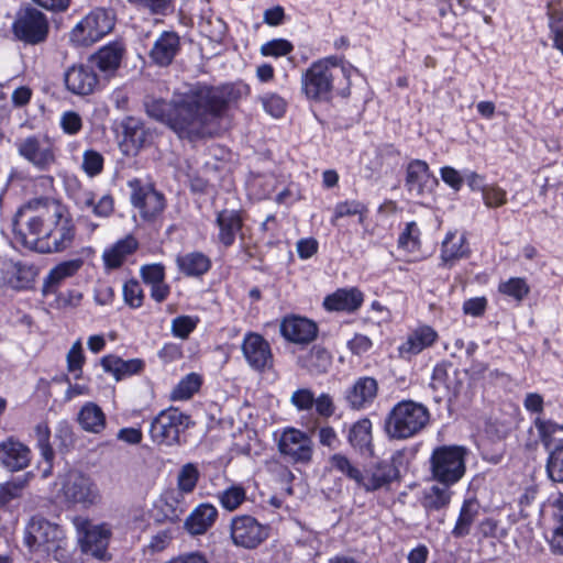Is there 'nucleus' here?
I'll use <instances>...</instances> for the list:
<instances>
[{
  "mask_svg": "<svg viewBox=\"0 0 563 563\" xmlns=\"http://www.w3.org/2000/svg\"><path fill=\"white\" fill-rule=\"evenodd\" d=\"M241 93L234 85L211 87L196 84L170 102L147 100L145 109L151 118L165 123L179 139L195 142L217 133L222 113Z\"/></svg>",
  "mask_w": 563,
  "mask_h": 563,
  "instance_id": "1",
  "label": "nucleus"
},
{
  "mask_svg": "<svg viewBox=\"0 0 563 563\" xmlns=\"http://www.w3.org/2000/svg\"><path fill=\"white\" fill-rule=\"evenodd\" d=\"M56 202L34 199L18 209L12 218V232L16 242L26 249L40 253L52 220L56 217Z\"/></svg>",
  "mask_w": 563,
  "mask_h": 563,
  "instance_id": "2",
  "label": "nucleus"
},
{
  "mask_svg": "<svg viewBox=\"0 0 563 563\" xmlns=\"http://www.w3.org/2000/svg\"><path fill=\"white\" fill-rule=\"evenodd\" d=\"M352 67H346L335 56L325 57L311 64L301 76V90L310 100L329 98L334 80L341 75L349 78Z\"/></svg>",
  "mask_w": 563,
  "mask_h": 563,
  "instance_id": "3",
  "label": "nucleus"
},
{
  "mask_svg": "<svg viewBox=\"0 0 563 563\" xmlns=\"http://www.w3.org/2000/svg\"><path fill=\"white\" fill-rule=\"evenodd\" d=\"M430 420L428 408L413 400H401L389 411L385 431L390 439L406 440L426 428Z\"/></svg>",
  "mask_w": 563,
  "mask_h": 563,
  "instance_id": "4",
  "label": "nucleus"
},
{
  "mask_svg": "<svg viewBox=\"0 0 563 563\" xmlns=\"http://www.w3.org/2000/svg\"><path fill=\"white\" fill-rule=\"evenodd\" d=\"M466 449L460 445H441L430 456V473L434 481L452 486L460 482L466 471Z\"/></svg>",
  "mask_w": 563,
  "mask_h": 563,
  "instance_id": "5",
  "label": "nucleus"
},
{
  "mask_svg": "<svg viewBox=\"0 0 563 563\" xmlns=\"http://www.w3.org/2000/svg\"><path fill=\"white\" fill-rule=\"evenodd\" d=\"M24 542L38 559L56 555L63 548L64 532L55 523L42 517H33L25 528Z\"/></svg>",
  "mask_w": 563,
  "mask_h": 563,
  "instance_id": "6",
  "label": "nucleus"
},
{
  "mask_svg": "<svg viewBox=\"0 0 563 563\" xmlns=\"http://www.w3.org/2000/svg\"><path fill=\"white\" fill-rule=\"evenodd\" d=\"M190 423V417L178 408L169 407L161 410L151 422V440L161 446L178 445L180 434L189 428Z\"/></svg>",
  "mask_w": 563,
  "mask_h": 563,
  "instance_id": "7",
  "label": "nucleus"
},
{
  "mask_svg": "<svg viewBox=\"0 0 563 563\" xmlns=\"http://www.w3.org/2000/svg\"><path fill=\"white\" fill-rule=\"evenodd\" d=\"M114 16L104 9H95L84 16L69 32L75 46H90L112 31Z\"/></svg>",
  "mask_w": 563,
  "mask_h": 563,
  "instance_id": "8",
  "label": "nucleus"
},
{
  "mask_svg": "<svg viewBox=\"0 0 563 563\" xmlns=\"http://www.w3.org/2000/svg\"><path fill=\"white\" fill-rule=\"evenodd\" d=\"M18 154L40 172H47L56 164L57 148L44 134H33L15 142Z\"/></svg>",
  "mask_w": 563,
  "mask_h": 563,
  "instance_id": "9",
  "label": "nucleus"
},
{
  "mask_svg": "<svg viewBox=\"0 0 563 563\" xmlns=\"http://www.w3.org/2000/svg\"><path fill=\"white\" fill-rule=\"evenodd\" d=\"M533 424L548 451L545 471L549 479L553 483H563V444L554 445L555 434L563 431V426L542 417H537Z\"/></svg>",
  "mask_w": 563,
  "mask_h": 563,
  "instance_id": "10",
  "label": "nucleus"
},
{
  "mask_svg": "<svg viewBox=\"0 0 563 563\" xmlns=\"http://www.w3.org/2000/svg\"><path fill=\"white\" fill-rule=\"evenodd\" d=\"M14 37L26 45H38L47 40L49 23L40 10L26 7L16 12L12 23Z\"/></svg>",
  "mask_w": 563,
  "mask_h": 563,
  "instance_id": "11",
  "label": "nucleus"
},
{
  "mask_svg": "<svg viewBox=\"0 0 563 563\" xmlns=\"http://www.w3.org/2000/svg\"><path fill=\"white\" fill-rule=\"evenodd\" d=\"M59 485V494L67 504L89 507L100 498L96 483L79 471H69L60 476Z\"/></svg>",
  "mask_w": 563,
  "mask_h": 563,
  "instance_id": "12",
  "label": "nucleus"
},
{
  "mask_svg": "<svg viewBox=\"0 0 563 563\" xmlns=\"http://www.w3.org/2000/svg\"><path fill=\"white\" fill-rule=\"evenodd\" d=\"M76 238V225L69 212L56 205V217L52 220L43 241L40 242V253H58L69 249Z\"/></svg>",
  "mask_w": 563,
  "mask_h": 563,
  "instance_id": "13",
  "label": "nucleus"
},
{
  "mask_svg": "<svg viewBox=\"0 0 563 563\" xmlns=\"http://www.w3.org/2000/svg\"><path fill=\"white\" fill-rule=\"evenodd\" d=\"M129 187L131 189L130 201L139 210L143 220L153 221L162 214L166 206L165 197L153 185L133 179L129 181Z\"/></svg>",
  "mask_w": 563,
  "mask_h": 563,
  "instance_id": "14",
  "label": "nucleus"
},
{
  "mask_svg": "<svg viewBox=\"0 0 563 563\" xmlns=\"http://www.w3.org/2000/svg\"><path fill=\"white\" fill-rule=\"evenodd\" d=\"M279 453L295 464H309L313 456L311 438L295 428L284 430L278 440Z\"/></svg>",
  "mask_w": 563,
  "mask_h": 563,
  "instance_id": "15",
  "label": "nucleus"
},
{
  "mask_svg": "<svg viewBox=\"0 0 563 563\" xmlns=\"http://www.w3.org/2000/svg\"><path fill=\"white\" fill-rule=\"evenodd\" d=\"M231 538L235 545L254 549L268 538L269 529L249 515L235 516L230 526Z\"/></svg>",
  "mask_w": 563,
  "mask_h": 563,
  "instance_id": "16",
  "label": "nucleus"
},
{
  "mask_svg": "<svg viewBox=\"0 0 563 563\" xmlns=\"http://www.w3.org/2000/svg\"><path fill=\"white\" fill-rule=\"evenodd\" d=\"M242 353L249 366L256 372H264L273 366L269 343L258 333L249 332L242 342Z\"/></svg>",
  "mask_w": 563,
  "mask_h": 563,
  "instance_id": "17",
  "label": "nucleus"
},
{
  "mask_svg": "<svg viewBox=\"0 0 563 563\" xmlns=\"http://www.w3.org/2000/svg\"><path fill=\"white\" fill-rule=\"evenodd\" d=\"M66 89L79 97H86L95 92L99 84V77L91 66L73 65L64 73Z\"/></svg>",
  "mask_w": 563,
  "mask_h": 563,
  "instance_id": "18",
  "label": "nucleus"
},
{
  "mask_svg": "<svg viewBox=\"0 0 563 563\" xmlns=\"http://www.w3.org/2000/svg\"><path fill=\"white\" fill-rule=\"evenodd\" d=\"M437 184L438 180L430 173L427 162L413 159L408 164L405 186L411 195L421 197L430 194Z\"/></svg>",
  "mask_w": 563,
  "mask_h": 563,
  "instance_id": "19",
  "label": "nucleus"
},
{
  "mask_svg": "<svg viewBox=\"0 0 563 563\" xmlns=\"http://www.w3.org/2000/svg\"><path fill=\"white\" fill-rule=\"evenodd\" d=\"M280 333L289 342L308 344L317 338V324L303 317L287 316L280 322Z\"/></svg>",
  "mask_w": 563,
  "mask_h": 563,
  "instance_id": "20",
  "label": "nucleus"
},
{
  "mask_svg": "<svg viewBox=\"0 0 563 563\" xmlns=\"http://www.w3.org/2000/svg\"><path fill=\"white\" fill-rule=\"evenodd\" d=\"M84 537L80 539L81 549L85 553L104 560L111 531L107 525L92 526L84 522Z\"/></svg>",
  "mask_w": 563,
  "mask_h": 563,
  "instance_id": "21",
  "label": "nucleus"
},
{
  "mask_svg": "<svg viewBox=\"0 0 563 563\" xmlns=\"http://www.w3.org/2000/svg\"><path fill=\"white\" fill-rule=\"evenodd\" d=\"M180 51V37L174 31H164L155 40L151 51V60L158 66H168Z\"/></svg>",
  "mask_w": 563,
  "mask_h": 563,
  "instance_id": "22",
  "label": "nucleus"
},
{
  "mask_svg": "<svg viewBox=\"0 0 563 563\" xmlns=\"http://www.w3.org/2000/svg\"><path fill=\"white\" fill-rule=\"evenodd\" d=\"M378 383L374 377L357 378L346 390L345 399L353 409H363L369 406L377 396Z\"/></svg>",
  "mask_w": 563,
  "mask_h": 563,
  "instance_id": "23",
  "label": "nucleus"
},
{
  "mask_svg": "<svg viewBox=\"0 0 563 563\" xmlns=\"http://www.w3.org/2000/svg\"><path fill=\"white\" fill-rule=\"evenodd\" d=\"M457 371L453 368L451 364L441 363L437 364L433 368L430 387L434 391V399L440 401L441 399L449 397L450 394L456 393L459 383L456 382Z\"/></svg>",
  "mask_w": 563,
  "mask_h": 563,
  "instance_id": "24",
  "label": "nucleus"
},
{
  "mask_svg": "<svg viewBox=\"0 0 563 563\" xmlns=\"http://www.w3.org/2000/svg\"><path fill=\"white\" fill-rule=\"evenodd\" d=\"M124 54V45L120 42H112L100 47L91 55L90 60L101 73L112 76L119 69Z\"/></svg>",
  "mask_w": 563,
  "mask_h": 563,
  "instance_id": "25",
  "label": "nucleus"
},
{
  "mask_svg": "<svg viewBox=\"0 0 563 563\" xmlns=\"http://www.w3.org/2000/svg\"><path fill=\"white\" fill-rule=\"evenodd\" d=\"M471 251L464 234L448 232L441 245V266L451 268L456 262L468 257Z\"/></svg>",
  "mask_w": 563,
  "mask_h": 563,
  "instance_id": "26",
  "label": "nucleus"
},
{
  "mask_svg": "<svg viewBox=\"0 0 563 563\" xmlns=\"http://www.w3.org/2000/svg\"><path fill=\"white\" fill-rule=\"evenodd\" d=\"M364 296L357 288H340L327 296L323 306L329 311H356L363 303Z\"/></svg>",
  "mask_w": 563,
  "mask_h": 563,
  "instance_id": "27",
  "label": "nucleus"
},
{
  "mask_svg": "<svg viewBox=\"0 0 563 563\" xmlns=\"http://www.w3.org/2000/svg\"><path fill=\"white\" fill-rule=\"evenodd\" d=\"M30 450L21 442L8 440L0 443V463L9 471H20L29 465Z\"/></svg>",
  "mask_w": 563,
  "mask_h": 563,
  "instance_id": "28",
  "label": "nucleus"
},
{
  "mask_svg": "<svg viewBox=\"0 0 563 563\" xmlns=\"http://www.w3.org/2000/svg\"><path fill=\"white\" fill-rule=\"evenodd\" d=\"M79 258L62 262L54 266L43 280L42 295L44 297L55 294L59 285L67 278L74 276L81 267Z\"/></svg>",
  "mask_w": 563,
  "mask_h": 563,
  "instance_id": "29",
  "label": "nucleus"
},
{
  "mask_svg": "<svg viewBox=\"0 0 563 563\" xmlns=\"http://www.w3.org/2000/svg\"><path fill=\"white\" fill-rule=\"evenodd\" d=\"M218 510L210 504L197 506L185 520V529L192 536L203 534L216 521Z\"/></svg>",
  "mask_w": 563,
  "mask_h": 563,
  "instance_id": "30",
  "label": "nucleus"
},
{
  "mask_svg": "<svg viewBox=\"0 0 563 563\" xmlns=\"http://www.w3.org/2000/svg\"><path fill=\"white\" fill-rule=\"evenodd\" d=\"M438 338V333L429 325H422L413 330L407 340L399 346L401 356L419 354L431 346Z\"/></svg>",
  "mask_w": 563,
  "mask_h": 563,
  "instance_id": "31",
  "label": "nucleus"
},
{
  "mask_svg": "<svg viewBox=\"0 0 563 563\" xmlns=\"http://www.w3.org/2000/svg\"><path fill=\"white\" fill-rule=\"evenodd\" d=\"M219 228V241L225 246H231L236 234L241 231L243 220L236 210H222L217 214L216 219Z\"/></svg>",
  "mask_w": 563,
  "mask_h": 563,
  "instance_id": "32",
  "label": "nucleus"
},
{
  "mask_svg": "<svg viewBox=\"0 0 563 563\" xmlns=\"http://www.w3.org/2000/svg\"><path fill=\"white\" fill-rule=\"evenodd\" d=\"M552 506V527L548 538V544L551 553L554 555H563V494H559L551 501Z\"/></svg>",
  "mask_w": 563,
  "mask_h": 563,
  "instance_id": "33",
  "label": "nucleus"
},
{
  "mask_svg": "<svg viewBox=\"0 0 563 563\" xmlns=\"http://www.w3.org/2000/svg\"><path fill=\"white\" fill-rule=\"evenodd\" d=\"M139 247L136 239L132 235L117 241L111 247L104 250L102 260L107 268H119L126 257L134 253Z\"/></svg>",
  "mask_w": 563,
  "mask_h": 563,
  "instance_id": "34",
  "label": "nucleus"
},
{
  "mask_svg": "<svg viewBox=\"0 0 563 563\" xmlns=\"http://www.w3.org/2000/svg\"><path fill=\"white\" fill-rule=\"evenodd\" d=\"M100 363L104 372L111 373L117 380L137 374L144 367L141 358L122 360L117 355H106Z\"/></svg>",
  "mask_w": 563,
  "mask_h": 563,
  "instance_id": "35",
  "label": "nucleus"
},
{
  "mask_svg": "<svg viewBox=\"0 0 563 563\" xmlns=\"http://www.w3.org/2000/svg\"><path fill=\"white\" fill-rule=\"evenodd\" d=\"M177 266L186 276H201L211 267L210 258L201 252H190L178 256Z\"/></svg>",
  "mask_w": 563,
  "mask_h": 563,
  "instance_id": "36",
  "label": "nucleus"
},
{
  "mask_svg": "<svg viewBox=\"0 0 563 563\" xmlns=\"http://www.w3.org/2000/svg\"><path fill=\"white\" fill-rule=\"evenodd\" d=\"M300 364L311 375H320L330 368L332 357L324 347L314 345L305 356L300 357Z\"/></svg>",
  "mask_w": 563,
  "mask_h": 563,
  "instance_id": "37",
  "label": "nucleus"
},
{
  "mask_svg": "<svg viewBox=\"0 0 563 563\" xmlns=\"http://www.w3.org/2000/svg\"><path fill=\"white\" fill-rule=\"evenodd\" d=\"M78 422L88 432L99 433L106 427V416L95 402H87L78 413Z\"/></svg>",
  "mask_w": 563,
  "mask_h": 563,
  "instance_id": "38",
  "label": "nucleus"
},
{
  "mask_svg": "<svg viewBox=\"0 0 563 563\" xmlns=\"http://www.w3.org/2000/svg\"><path fill=\"white\" fill-rule=\"evenodd\" d=\"M372 422L361 419L353 423L349 430V443L360 452L372 451Z\"/></svg>",
  "mask_w": 563,
  "mask_h": 563,
  "instance_id": "39",
  "label": "nucleus"
},
{
  "mask_svg": "<svg viewBox=\"0 0 563 563\" xmlns=\"http://www.w3.org/2000/svg\"><path fill=\"white\" fill-rule=\"evenodd\" d=\"M479 514V505L473 500L467 499L463 503L456 523L452 530L455 538H462L470 533L472 525L475 522Z\"/></svg>",
  "mask_w": 563,
  "mask_h": 563,
  "instance_id": "40",
  "label": "nucleus"
},
{
  "mask_svg": "<svg viewBox=\"0 0 563 563\" xmlns=\"http://www.w3.org/2000/svg\"><path fill=\"white\" fill-rule=\"evenodd\" d=\"M80 208H91L97 217L107 218L113 212V198L110 195L102 196L95 202V195L91 191L81 192L76 200Z\"/></svg>",
  "mask_w": 563,
  "mask_h": 563,
  "instance_id": "41",
  "label": "nucleus"
},
{
  "mask_svg": "<svg viewBox=\"0 0 563 563\" xmlns=\"http://www.w3.org/2000/svg\"><path fill=\"white\" fill-rule=\"evenodd\" d=\"M450 486L440 487L433 485L426 489L422 506L427 511H435L449 506L452 497Z\"/></svg>",
  "mask_w": 563,
  "mask_h": 563,
  "instance_id": "42",
  "label": "nucleus"
},
{
  "mask_svg": "<svg viewBox=\"0 0 563 563\" xmlns=\"http://www.w3.org/2000/svg\"><path fill=\"white\" fill-rule=\"evenodd\" d=\"M393 479V468L388 464H379L371 474L363 475L358 486L367 492L377 490L389 484Z\"/></svg>",
  "mask_w": 563,
  "mask_h": 563,
  "instance_id": "43",
  "label": "nucleus"
},
{
  "mask_svg": "<svg viewBox=\"0 0 563 563\" xmlns=\"http://www.w3.org/2000/svg\"><path fill=\"white\" fill-rule=\"evenodd\" d=\"M35 275L32 266L18 262L13 265V273L8 283L15 290H25L32 287Z\"/></svg>",
  "mask_w": 563,
  "mask_h": 563,
  "instance_id": "44",
  "label": "nucleus"
},
{
  "mask_svg": "<svg viewBox=\"0 0 563 563\" xmlns=\"http://www.w3.org/2000/svg\"><path fill=\"white\" fill-rule=\"evenodd\" d=\"M200 386L201 377L198 374H187L172 390L170 399L174 401L187 400L199 390Z\"/></svg>",
  "mask_w": 563,
  "mask_h": 563,
  "instance_id": "45",
  "label": "nucleus"
},
{
  "mask_svg": "<svg viewBox=\"0 0 563 563\" xmlns=\"http://www.w3.org/2000/svg\"><path fill=\"white\" fill-rule=\"evenodd\" d=\"M367 213L366 206L358 200H345L338 202L334 207L331 223L335 224L336 221L344 217L358 216V222L364 223Z\"/></svg>",
  "mask_w": 563,
  "mask_h": 563,
  "instance_id": "46",
  "label": "nucleus"
},
{
  "mask_svg": "<svg viewBox=\"0 0 563 563\" xmlns=\"http://www.w3.org/2000/svg\"><path fill=\"white\" fill-rule=\"evenodd\" d=\"M329 463L333 470L345 475L358 485V482L362 479V472L346 455L335 453L329 459Z\"/></svg>",
  "mask_w": 563,
  "mask_h": 563,
  "instance_id": "47",
  "label": "nucleus"
},
{
  "mask_svg": "<svg viewBox=\"0 0 563 563\" xmlns=\"http://www.w3.org/2000/svg\"><path fill=\"white\" fill-rule=\"evenodd\" d=\"M245 499L246 492L241 485H231L219 493L221 506L229 511L238 509Z\"/></svg>",
  "mask_w": 563,
  "mask_h": 563,
  "instance_id": "48",
  "label": "nucleus"
},
{
  "mask_svg": "<svg viewBox=\"0 0 563 563\" xmlns=\"http://www.w3.org/2000/svg\"><path fill=\"white\" fill-rule=\"evenodd\" d=\"M104 158L101 153L95 150H86L82 154L81 168L84 173L93 178L100 175L103 170Z\"/></svg>",
  "mask_w": 563,
  "mask_h": 563,
  "instance_id": "49",
  "label": "nucleus"
},
{
  "mask_svg": "<svg viewBox=\"0 0 563 563\" xmlns=\"http://www.w3.org/2000/svg\"><path fill=\"white\" fill-rule=\"evenodd\" d=\"M498 289L501 294L512 297L519 301L529 292V286L526 280L520 277H512L507 282L500 283Z\"/></svg>",
  "mask_w": 563,
  "mask_h": 563,
  "instance_id": "50",
  "label": "nucleus"
},
{
  "mask_svg": "<svg viewBox=\"0 0 563 563\" xmlns=\"http://www.w3.org/2000/svg\"><path fill=\"white\" fill-rule=\"evenodd\" d=\"M549 27L551 30L554 46L563 54V11L550 8Z\"/></svg>",
  "mask_w": 563,
  "mask_h": 563,
  "instance_id": "51",
  "label": "nucleus"
},
{
  "mask_svg": "<svg viewBox=\"0 0 563 563\" xmlns=\"http://www.w3.org/2000/svg\"><path fill=\"white\" fill-rule=\"evenodd\" d=\"M128 2L156 15H167L174 8V0H128Z\"/></svg>",
  "mask_w": 563,
  "mask_h": 563,
  "instance_id": "52",
  "label": "nucleus"
},
{
  "mask_svg": "<svg viewBox=\"0 0 563 563\" xmlns=\"http://www.w3.org/2000/svg\"><path fill=\"white\" fill-rule=\"evenodd\" d=\"M198 478L199 472L194 464L188 463L184 465L177 477L179 490L185 494L191 493L197 485Z\"/></svg>",
  "mask_w": 563,
  "mask_h": 563,
  "instance_id": "53",
  "label": "nucleus"
},
{
  "mask_svg": "<svg viewBox=\"0 0 563 563\" xmlns=\"http://www.w3.org/2000/svg\"><path fill=\"white\" fill-rule=\"evenodd\" d=\"M67 369L75 374V378L78 379L82 373V365L85 363V355L80 340L74 342L67 353Z\"/></svg>",
  "mask_w": 563,
  "mask_h": 563,
  "instance_id": "54",
  "label": "nucleus"
},
{
  "mask_svg": "<svg viewBox=\"0 0 563 563\" xmlns=\"http://www.w3.org/2000/svg\"><path fill=\"white\" fill-rule=\"evenodd\" d=\"M482 197L487 208H498L507 202V192L496 184L482 188Z\"/></svg>",
  "mask_w": 563,
  "mask_h": 563,
  "instance_id": "55",
  "label": "nucleus"
},
{
  "mask_svg": "<svg viewBox=\"0 0 563 563\" xmlns=\"http://www.w3.org/2000/svg\"><path fill=\"white\" fill-rule=\"evenodd\" d=\"M123 299L124 302L133 309L140 308L143 305L144 294L137 280L130 279L124 283Z\"/></svg>",
  "mask_w": 563,
  "mask_h": 563,
  "instance_id": "56",
  "label": "nucleus"
},
{
  "mask_svg": "<svg viewBox=\"0 0 563 563\" xmlns=\"http://www.w3.org/2000/svg\"><path fill=\"white\" fill-rule=\"evenodd\" d=\"M198 318L191 316H179L172 321V333L179 339H187L196 329Z\"/></svg>",
  "mask_w": 563,
  "mask_h": 563,
  "instance_id": "57",
  "label": "nucleus"
},
{
  "mask_svg": "<svg viewBox=\"0 0 563 563\" xmlns=\"http://www.w3.org/2000/svg\"><path fill=\"white\" fill-rule=\"evenodd\" d=\"M35 435L42 456L47 462L52 461L54 457V451L49 444L51 431L46 422L36 424Z\"/></svg>",
  "mask_w": 563,
  "mask_h": 563,
  "instance_id": "58",
  "label": "nucleus"
},
{
  "mask_svg": "<svg viewBox=\"0 0 563 563\" xmlns=\"http://www.w3.org/2000/svg\"><path fill=\"white\" fill-rule=\"evenodd\" d=\"M294 49L292 44L284 38L272 40L261 46L263 56L280 57L289 54Z\"/></svg>",
  "mask_w": 563,
  "mask_h": 563,
  "instance_id": "59",
  "label": "nucleus"
},
{
  "mask_svg": "<svg viewBox=\"0 0 563 563\" xmlns=\"http://www.w3.org/2000/svg\"><path fill=\"white\" fill-rule=\"evenodd\" d=\"M264 110L274 118H280L286 111V101L276 93H267L261 97Z\"/></svg>",
  "mask_w": 563,
  "mask_h": 563,
  "instance_id": "60",
  "label": "nucleus"
},
{
  "mask_svg": "<svg viewBox=\"0 0 563 563\" xmlns=\"http://www.w3.org/2000/svg\"><path fill=\"white\" fill-rule=\"evenodd\" d=\"M314 394L309 388H299L290 397V402L298 410H310L314 405Z\"/></svg>",
  "mask_w": 563,
  "mask_h": 563,
  "instance_id": "61",
  "label": "nucleus"
},
{
  "mask_svg": "<svg viewBox=\"0 0 563 563\" xmlns=\"http://www.w3.org/2000/svg\"><path fill=\"white\" fill-rule=\"evenodd\" d=\"M140 273L143 282L148 285H154L165 279V267L158 263L143 265Z\"/></svg>",
  "mask_w": 563,
  "mask_h": 563,
  "instance_id": "62",
  "label": "nucleus"
},
{
  "mask_svg": "<svg viewBox=\"0 0 563 563\" xmlns=\"http://www.w3.org/2000/svg\"><path fill=\"white\" fill-rule=\"evenodd\" d=\"M419 229L416 222H409L406 224L405 230L398 238V245L405 250L412 251L418 244Z\"/></svg>",
  "mask_w": 563,
  "mask_h": 563,
  "instance_id": "63",
  "label": "nucleus"
},
{
  "mask_svg": "<svg viewBox=\"0 0 563 563\" xmlns=\"http://www.w3.org/2000/svg\"><path fill=\"white\" fill-rule=\"evenodd\" d=\"M122 129L124 132V135L129 139H131L133 142H142L144 139V130H143V123L141 120L133 118V117H126L122 121Z\"/></svg>",
  "mask_w": 563,
  "mask_h": 563,
  "instance_id": "64",
  "label": "nucleus"
}]
</instances>
